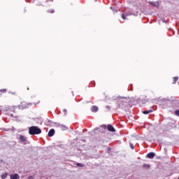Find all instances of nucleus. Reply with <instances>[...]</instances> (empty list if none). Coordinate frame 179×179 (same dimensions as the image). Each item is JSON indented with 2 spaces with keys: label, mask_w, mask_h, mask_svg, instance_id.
Listing matches in <instances>:
<instances>
[{
  "label": "nucleus",
  "mask_w": 179,
  "mask_h": 179,
  "mask_svg": "<svg viewBox=\"0 0 179 179\" xmlns=\"http://www.w3.org/2000/svg\"><path fill=\"white\" fill-rule=\"evenodd\" d=\"M29 135H40L41 130L37 126H31L29 129Z\"/></svg>",
  "instance_id": "obj_1"
},
{
  "label": "nucleus",
  "mask_w": 179,
  "mask_h": 179,
  "mask_svg": "<svg viewBox=\"0 0 179 179\" xmlns=\"http://www.w3.org/2000/svg\"><path fill=\"white\" fill-rule=\"evenodd\" d=\"M17 139H19L20 143H22V145H27V143H29V140H27V137L22 134H18L17 136Z\"/></svg>",
  "instance_id": "obj_2"
},
{
  "label": "nucleus",
  "mask_w": 179,
  "mask_h": 179,
  "mask_svg": "<svg viewBox=\"0 0 179 179\" xmlns=\"http://www.w3.org/2000/svg\"><path fill=\"white\" fill-rule=\"evenodd\" d=\"M114 100H117L119 106L121 107V103H128V100H129V99L128 97L117 96Z\"/></svg>",
  "instance_id": "obj_3"
},
{
  "label": "nucleus",
  "mask_w": 179,
  "mask_h": 179,
  "mask_svg": "<svg viewBox=\"0 0 179 179\" xmlns=\"http://www.w3.org/2000/svg\"><path fill=\"white\" fill-rule=\"evenodd\" d=\"M10 179H20V176H19V174H17V173H14V174H11L10 176Z\"/></svg>",
  "instance_id": "obj_4"
},
{
  "label": "nucleus",
  "mask_w": 179,
  "mask_h": 179,
  "mask_svg": "<svg viewBox=\"0 0 179 179\" xmlns=\"http://www.w3.org/2000/svg\"><path fill=\"white\" fill-rule=\"evenodd\" d=\"M107 129L110 132H115V129H114V127H113V125H111V124L108 125Z\"/></svg>",
  "instance_id": "obj_5"
},
{
  "label": "nucleus",
  "mask_w": 179,
  "mask_h": 179,
  "mask_svg": "<svg viewBox=\"0 0 179 179\" xmlns=\"http://www.w3.org/2000/svg\"><path fill=\"white\" fill-rule=\"evenodd\" d=\"M55 134V130L54 129H51L48 132V136L51 138V136H54V134Z\"/></svg>",
  "instance_id": "obj_6"
},
{
  "label": "nucleus",
  "mask_w": 179,
  "mask_h": 179,
  "mask_svg": "<svg viewBox=\"0 0 179 179\" xmlns=\"http://www.w3.org/2000/svg\"><path fill=\"white\" fill-rule=\"evenodd\" d=\"M156 154H155V152H150L147 155V157L148 159H153V157H155Z\"/></svg>",
  "instance_id": "obj_7"
},
{
  "label": "nucleus",
  "mask_w": 179,
  "mask_h": 179,
  "mask_svg": "<svg viewBox=\"0 0 179 179\" xmlns=\"http://www.w3.org/2000/svg\"><path fill=\"white\" fill-rule=\"evenodd\" d=\"M91 111H92V113H97V111H99V108L96 106H94L91 108Z\"/></svg>",
  "instance_id": "obj_8"
},
{
  "label": "nucleus",
  "mask_w": 179,
  "mask_h": 179,
  "mask_svg": "<svg viewBox=\"0 0 179 179\" xmlns=\"http://www.w3.org/2000/svg\"><path fill=\"white\" fill-rule=\"evenodd\" d=\"M150 3L152 6H155V8H159V2L150 1Z\"/></svg>",
  "instance_id": "obj_9"
},
{
  "label": "nucleus",
  "mask_w": 179,
  "mask_h": 179,
  "mask_svg": "<svg viewBox=\"0 0 179 179\" xmlns=\"http://www.w3.org/2000/svg\"><path fill=\"white\" fill-rule=\"evenodd\" d=\"M153 110L150 109L148 110H144L143 111V114H150V113H152Z\"/></svg>",
  "instance_id": "obj_10"
},
{
  "label": "nucleus",
  "mask_w": 179,
  "mask_h": 179,
  "mask_svg": "<svg viewBox=\"0 0 179 179\" xmlns=\"http://www.w3.org/2000/svg\"><path fill=\"white\" fill-rule=\"evenodd\" d=\"M8 177V173H4L1 175V179H5Z\"/></svg>",
  "instance_id": "obj_11"
},
{
  "label": "nucleus",
  "mask_w": 179,
  "mask_h": 179,
  "mask_svg": "<svg viewBox=\"0 0 179 179\" xmlns=\"http://www.w3.org/2000/svg\"><path fill=\"white\" fill-rule=\"evenodd\" d=\"M60 127L63 131L68 129V127H66L65 125L60 124Z\"/></svg>",
  "instance_id": "obj_12"
},
{
  "label": "nucleus",
  "mask_w": 179,
  "mask_h": 179,
  "mask_svg": "<svg viewBox=\"0 0 179 179\" xmlns=\"http://www.w3.org/2000/svg\"><path fill=\"white\" fill-rule=\"evenodd\" d=\"M143 169H149V167H150V165L148 164H144L143 165Z\"/></svg>",
  "instance_id": "obj_13"
},
{
  "label": "nucleus",
  "mask_w": 179,
  "mask_h": 179,
  "mask_svg": "<svg viewBox=\"0 0 179 179\" xmlns=\"http://www.w3.org/2000/svg\"><path fill=\"white\" fill-rule=\"evenodd\" d=\"M76 166L77 167H85V164L80 163H77Z\"/></svg>",
  "instance_id": "obj_14"
},
{
  "label": "nucleus",
  "mask_w": 179,
  "mask_h": 179,
  "mask_svg": "<svg viewBox=\"0 0 179 179\" xmlns=\"http://www.w3.org/2000/svg\"><path fill=\"white\" fill-rule=\"evenodd\" d=\"M127 16H128V14H127L126 15L124 14L122 15V19H124V20H127Z\"/></svg>",
  "instance_id": "obj_15"
},
{
  "label": "nucleus",
  "mask_w": 179,
  "mask_h": 179,
  "mask_svg": "<svg viewBox=\"0 0 179 179\" xmlns=\"http://www.w3.org/2000/svg\"><path fill=\"white\" fill-rule=\"evenodd\" d=\"M176 80H178V77H174L173 78V84L176 83Z\"/></svg>",
  "instance_id": "obj_16"
},
{
  "label": "nucleus",
  "mask_w": 179,
  "mask_h": 179,
  "mask_svg": "<svg viewBox=\"0 0 179 179\" xmlns=\"http://www.w3.org/2000/svg\"><path fill=\"white\" fill-rule=\"evenodd\" d=\"M175 114L176 115H178V117H179V110H176Z\"/></svg>",
  "instance_id": "obj_17"
},
{
  "label": "nucleus",
  "mask_w": 179,
  "mask_h": 179,
  "mask_svg": "<svg viewBox=\"0 0 179 179\" xmlns=\"http://www.w3.org/2000/svg\"><path fill=\"white\" fill-rule=\"evenodd\" d=\"M29 179H34V176H30L28 177Z\"/></svg>",
  "instance_id": "obj_18"
},
{
  "label": "nucleus",
  "mask_w": 179,
  "mask_h": 179,
  "mask_svg": "<svg viewBox=\"0 0 179 179\" xmlns=\"http://www.w3.org/2000/svg\"><path fill=\"white\" fill-rule=\"evenodd\" d=\"M130 148H131V149H134V144L130 143Z\"/></svg>",
  "instance_id": "obj_19"
},
{
  "label": "nucleus",
  "mask_w": 179,
  "mask_h": 179,
  "mask_svg": "<svg viewBox=\"0 0 179 179\" xmlns=\"http://www.w3.org/2000/svg\"><path fill=\"white\" fill-rule=\"evenodd\" d=\"M103 128H104V129H106L107 127L106 125H103Z\"/></svg>",
  "instance_id": "obj_20"
},
{
  "label": "nucleus",
  "mask_w": 179,
  "mask_h": 179,
  "mask_svg": "<svg viewBox=\"0 0 179 179\" xmlns=\"http://www.w3.org/2000/svg\"><path fill=\"white\" fill-rule=\"evenodd\" d=\"M64 113H65V114H66V109H64Z\"/></svg>",
  "instance_id": "obj_21"
},
{
  "label": "nucleus",
  "mask_w": 179,
  "mask_h": 179,
  "mask_svg": "<svg viewBox=\"0 0 179 179\" xmlns=\"http://www.w3.org/2000/svg\"><path fill=\"white\" fill-rule=\"evenodd\" d=\"M106 108H108V110H110V106H106Z\"/></svg>",
  "instance_id": "obj_22"
},
{
  "label": "nucleus",
  "mask_w": 179,
  "mask_h": 179,
  "mask_svg": "<svg viewBox=\"0 0 179 179\" xmlns=\"http://www.w3.org/2000/svg\"><path fill=\"white\" fill-rule=\"evenodd\" d=\"M50 13H54V10H51V11H50Z\"/></svg>",
  "instance_id": "obj_23"
},
{
  "label": "nucleus",
  "mask_w": 179,
  "mask_h": 179,
  "mask_svg": "<svg viewBox=\"0 0 179 179\" xmlns=\"http://www.w3.org/2000/svg\"><path fill=\"white\" fill-rule=\"evenodd\" d=\"M163 20L164 23H165V22H166V21H165L164 20Z\"/></svg>",
  "instance_id": "obj_24"
},
{
  "label": "nucleus",
  "mask_w": 179,
  "mask_h": 179,
  "mask_svg": "<svg viewBox=\"0 0 179 179\" xmlns=\"http://www.w3.org/2000/svg\"><path fill=\"white\" fill-rule=\"evenodd\" d=\"M10 116H11V117H13V114H10Z\"/></svg>",
  "instance_id": "obj_25"
},
{
  "label": "nucleus",
  "mask_w": 179,
  "mask_h": 179,
  "mask_svg": "<svg viewBox=\"0 0 179 179\" xmlns=\"http://www.w3.org/2000/svg\"><path fill=\"white\" fill-rule=\"evenodd\" d=\"M178 179H179V177H178Z\"/></svg>",
  "instance_id": "obj_26"
}]
</instances>
